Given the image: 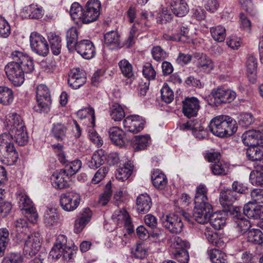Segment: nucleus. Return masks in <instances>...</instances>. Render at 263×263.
Returning <instances> with one entry per match:
<instances>
[{"mask_svg":"<svg viewBox=\"0 0 263 263\" xmlns=\"http://www.w3.org/2000/svg\"><path fill=\"white\" fill-rule=\"evenodd\" d=\"M144 120L139 116H130L123 122L124 128L129 132L137 133L141 131L144 126Z\"/></svg>","mask_w":263,"mask_h":263,"instance_id":"a211bd4d","label":"nucleus"},{"mask_svg":"<svg viewBox=\"0 0 263 263\" xmlns=\"http://www.w3.org/2000/svg\"><path fill=\"white\" fill-rule=\"evenodd\" d=\"M211 170L214 175L224 176L228 174V166L227 164L220 162L212 164Z\"/></svg>","mask_w":263,"mask_h":263,"instance_id":"5fc2aeb1","label":"nucleus"},{"mask_svg":"<svg viewBox=\"0 0 263 263\" xmlns=\"http://www.w3.org/2000/svg\"><path fill=\"white\" fill-rule=\"evenodd\" d=\"M16 196L18 206L22 211V213L25 215H29L26 216L31 221L36 220L38 217L37 214L32 201L28 196L25 193L21 191L17 192Z\"/></svg>","mask_w":263,"mask_h":263,"instance_id":"0eeeda50","label":"nucleus"},{"mask_svg":"<svg viewBox=\"0 0 263 263\" xmlns=\"http://www.w3.org/2000/svg\"><path fill=\"white\" fill-rule=\"evenodd\" d=\"M195 57L197 59L196 67L197 70L204 73H210L215 67L212 60L205 54L196 53Z\"/></svg>","mask_w":263,"mask_h":263,"instance_id":"6ab92c4d","label":"nucleus"},{"mask_svg":"<svg viewBox=\"0 0 263 263\" xmlns=\"http://www.w3.org/2000/svg\"><path fill=\"white\" fill-rule=\"evenodd\" d=\"M235 229L240 235L248 233L251 227L250 221L244 217L235 220Z\"/></svg>","mask_w":263,"mask_h":263,"instance_id":"49530a36","label":"nucleus"},{"mask_svg":"<svg viewBox=\"0 0 263 263\" xmlns=\"http://www.w3.org/2000/svg\"><path fill=\"white\" fill-rule=\"evenodd\" d=\"M36 97L37 107L41 112L47 113L50 110V106L51 104L50 95L48 87L41 84L36 88Z\"/></svg>","mask_w":263,"mask_h":263,"instance_id":"9d476101","label":"nucleus"},{"mask_svg":"<svg viewBox=\"0 0 263 263\" xmlns=\"http://www.w3.org/2000/svg\"><path fill=\"white\" fill-rule=\"evenodd\" d=\"M14 100L12 90L5 86H0V104L4 106L10 105Z\"/></svg>","mask_w":263,"mask_h":263,"instance_id":"473e14b6","label":"nucleus"},{"mask_svg":"<svg viewBox=\"0 0 263 263\" xmlns=\"http://www.w3.org/2000/svg\"><path fill=\"white\" fill-rule=\"evenodd\" d=\"M110 115L112 119L119 121L125 117V112L121 105L115 104L111 106Z\"/></svg>","mask_w":263,"mask_h":263,"instance_id":"603ef678","label":"nucleus"},{"mask_svg":"<svg viewBox=\"0 0 263 263\" xmlns=\"http://www.w3.org/2000/svg\"><path fill=\"white\" fill-rule=\"evenodd\" d=\"M254 117L251 113L241 114L239 117V123L242 126L248 127L254 122Z\"/></svg>","mask_w":263,"mask_h":263,"instance_id":"338daca9","label":"nucleus"},{"mask_svg":"<svg viewBox=\"0 0 263 263\" xmlns=\"http://www.w3.org/2000/svg\"><path fill=\"white\" fill-rule=\"evenodd\" d=\"M242 210L239 206H233L231 205L227 206L226 209V212L228 216H231L235 221L243 218Z\"/></svg>","mask_w":263,"mask_h":263,"instance_id":"6e6d98bb","label":"nucleus"},{"mask_svg":"<svg viewBox=\"0 0 263 263\" xmlns=\"http://www.w3.org/2000/svg\"><path fill=\"white\" fill-rule=\"evenodd\" d=\"M189 32V29L187 27L182 26L179 28L177 32L174 33L173 35L164 34L163 35V37L167 41L190 42V38Z\"/></svg>","mask_w":263,"mask_h":263,"instance_id":"a878e982","label":"nucleus"},{"mask_svg":"<svg viewBox=\"0 0 263 263\" xmlns=\"http://www.w3.org/2000/svg\"><path fill=\"white\" fill-rule=\"evenodd\" d=\"M247 157L254 161L253 165L256 172H263V149L259 145L249 147L246 153Z\"/></svg>","mask_w":263,"mask_h":263,"instance_id":"4468645a","label":"nucleus"},{"mask_svg":"<svg viewBox=\"0 0 263 263\" xmlns=\"http://www.w3.org/2000/svg\"><path fill=\"white\" fill-rule=\"evenodd\" d=\"M149 137L147 136H136L135 137L133 147L136 151L144 150L149 145Z\"/></svg>","mask_w":263,"mask_h":263,"instance_id":"79ce46f5","label":"nucleus"},{"mask_svg":"<svg viewBox=\"0 0 263 263\" xmlns=\"http://www.w3.org/2000/svg\"><path fill=\"white\" fill-rule=\"evenodd\" d=\"M247 235V241L257 245V249L261 248L263 245V233L259 229H252L250 230Z\"/></svg>","mask_w":263,"mask_h":263,"instance_id":"2f4dec72","label":"nucleus"},{"mask_svg":"<svg viewBox=\"0 0 263 263\" xmlns=\"http://www.w3.org/2000/svg\"><path fill=\"white\" fill-rule=\"evenodd\" d=\"M204 235L208 242L213 246L219 248H223L225 247L226 243L223 238L220 237L216 232L207 228L205 231Z\"/></svg>","mask_w":263,"mask_h":263,"instance_id":"c85d7f7f","label":"nucleus"},{"mask_svg":"<svg viewBox=\"0 0 263 263\" xmlns=\"http://www.w3.org/2000/svg\"><path fill=\"white\" fill-rule=\"evenodd\" d=\"M86 82L85 73L79 68L73 69L71 70L68 80L69 86L73 89H78Z\"/></svg>","mask_w":263,"mask_h":263,"instance_id":"4be33fe9","label":"nucleus"},{"mask_svg":"<svg viewBox=\"0 0 263 263\" xmlns=\"http://www.w3.org/2000/svg\"><path fill=\"white\" fill-rule=\"evenodd\" d=\"M263 131V123L259 125L257 130H249L245 132L242 136L243 143L249 147L259 144V139Z\"/></svg>","mask_w":263,"mask_h":263,"instance_id":"dca6fc26","label":"nucleus"},{"mask_svg":"<svg viewBox=\"0 0 263 263\" xmlns=\"http://www.w3.org/2000/svg\"><path fill=\"white\" fill-rule=\"evenodd\" d=\"M172 250H179L181 249H186L189 248L190 243L186 241L183 240L180 237H175L171 245Z\"/></svg>","mask_w":263,"mask_h":263,"instance_id":"e2e57ef3","label":"nucleus"},{"mask_svg":"<svg viewBox=\"0 0 263 263\" xmlns=\"http://www.w3.org/2000/svg\"><path fill=\"white\" fill-rule=\"evenodd\" d=\"M10 26L7 21L0 15V37H7L10 34Z\"/></svg>","mask_w":263,"mask_h":263,"instance_id":"0e129e2a","label":"nucleus"},{"mask_svg":"<svg viewBox=\"0 0 263 263\" xmlns=\"http://www.w3.org/2000/svg\"><path fill=\"white\" fill-rule=\"evenodd\" d=\"M239 198L238 193H235L232 189H227L220 192L219 200L223 206H229Z\"/></svg>","mask_w":263,"mask_h":263,"instance_id":"c756f323","label":"nucleus"},{"mask_svg":"<svg viewBox=\"0 0 263 263\" xmlns=\"http://www.w3.org/2000/svg\"><path fill=\"white\" fill-rule=\"evenodd\" d=\"M170 8L172 13L177 17H183L189 12L190 8L185 0H172Z\"/></svg>","mask_w":263,"mask_h":263,"instance_id":"393cba45","label":"nucleus"},{"mask_svg":"<svg viewBox=\"0 0 263 263\" xmlns=\"http://www.w3.org/2000/svg\"><path fill=\"white\" fill-rule=\"evenodd\" d=\"M132 254L136 259H143L147 255V252L144 247L141 244L137 245L135 248H132Z\"/></svg>","mask_w":263,"mask_h":263,"instance_id":"052dcab7","label":"nucleus"},{"mask_svg":"<svg viewBox=\"0 0 263 263\" xmlns=\"http://www.w3.org/2000/svg\"><path fill=\"white\" fill-rule=\"evenodd\" d=\"M143 74L147 79V81H149L155 78L156 72L149 63H146L144 64L142 70Z\"/></svg>","mask_w":263,"mask_h":263,"instance_id":"680f3d73","label":"nucleus"},{"mask_svg":"<svg viewBox=\"0 0 263 263\" xmlns=\"http://www.w3.org/2000/svg\"><path fill=\"white\" fill-rule=\"evenodd\" d=\"M9 122L10 127L8 134L11 135V137L14 138L19 145H26L28 141V137L21 117L16 113H13Z\"/></svg>","mask_w":263,"mask_h":263,"instance_id":"20e7f679","label":"nucleus"},{"mask_svg":"<svg viewBox=\"0 0 263 263\" xmlns=\"http://www.w3.org/2000/svg\"><path fill=\"white\" fill-rule=\"evenodd\" d=\"M210 132L220 138H226L233 135L237 129L236 121L226 115L218 116L213 118L209 124Z\"/></svg>","mask_w":263,"mask_h":263,"instance_id":"7ed1b4c3","label":"nucleus"},{"mask_svg":"<svg viewBox=\"0 0 263 263\" xmlns=\"http://www.w3.org/2000/svg\"><path fill=\"white\" fill-rule=\"evenodd\" d=\"M15 236L20 241H25L24 252L26 255L32 257L39 251L41 247L42 238L39 233L29 234L30 229L25 218H20L14 222Z\"/></svg>","mask_w":263,"mask_h":263,"instance_id":"f03ea898","label":"nucleus"},{"mask_svg":"<svg viewBox=\"0 0 263 263\" xmlns=\"http://www.w3.org/2000/svg\"><path fill=\"white\" fill-rule=\"evenodd\" d=\"M78 31L76 28L72 27L66 33L67 46L70 51H73L77 45Z\"/></svg>","mask_w":263,"mask_h":263,"instance_id":"e433bc0d","label":"nucleus"},{"mask_svg":"<svg viewBox=\"0 0 263 263\" xmlns=\"http://www.w3.org/2000/svg\"><path fill=\"white\" fill-rule=\"evenodd\" d=\"M12 61L5 67L6 76L15 86H20L25 81V73L32 72L34 69L32 59L27 54L14 50L11 53Z\"/></svg>","mask_w":263,"mask_h":263,"instance_id":"f257e3e1","label":"nucleus"},{"mask_svg":"<svg viewBox=\"0 0 263 263\" xmlns=\"http://www.w3.org/2000/svg\"><path fill=\"white\" fill-rule=\"evenodd\" d=\"M70 177L67 175L66 171L61 169L54 172L51 177V183L53 187L58 189H65L69 187L67 179Z\"/></svg>","mask_w":263,"mask_h":263,"instance_id":"b1692460","label":"nucleus"},{"mask_svg":"<svg viewBox=\"0 0 263 263\" xmlns=\"http://www.w3.org/2000/svg\"><path fill=\"white\" fill-rule=\"evenodd\" d=\"M111 184L109 181L106 185L104 193L100 196L99 200V203L102 205H105L110 199L111 196Z\"/></svg>","mask_w":263,"mask_h":263,"instance_id":"13d9d810","label":"nucleus"},{"mask_svg":"<svg viewBox=\"0 0 263 263\" xmlns=\"http://www.w3.org/2000/svg\"><path fill=\"white\" fill-rule=\"evenodd\" d=\"M10 134L3 133L0 135V159L15 162L18 158V154L12 142Z\"/></svg>","mask_w":263,"mask_h":263,"instance_id":"423d86ee","label":"nucleus"},{"mask_svg":"<svg viewBox=\"0 0 263 263\" xmlns=\"http://www.w3.org/2000/svg\"><path fill=\"white\" fill-rule=\"evenodd\" d=\"M151 53L153 59L157 61H162L168 55L167 52L159 46L153 47Z\"/></svg>","mask_w":263,"mask_h":263,"instance_id":"bf43d9fd","label":"nucleus"},{"mask_svg":"<svg viewBox=\"0 0 263 263\" xmlns=\"http://www.w3.org/2000/svg\"><path fill=\"white\" fill-rule=\"evenodd\" d=\"M48 39L53 54L54 55L59 54L61 49V39L60 37L55 33L50 32L48 34Z\"/></svg>","mask_w":263,"mask_h":263,"instance_id":"4c0bfd02","label":"nucleus"},{"mask_svg":"<svg viewBox=\"0 0 263 263\" xmlns=\"http://www.w3.org/2000/svg\"><path fill=\"white\" fill-rule=\"evenodd\" d=\"M72 247H74L73 244L67 246V238L65 235H60L49 253V256L55 259L60 257H62L64 260L72 259V256L76 253Z\"/></svg>","mask_w":263,"mask_h":263,"instance_id":"39448f33","label":"nucleus"},{"mask_svg":"<svg viewBox=\"0 0 263 263\" xmlns=\"http://www.w3.org/2000/svg\"><path fill=\"white\" fill-rule=\"evenodd\" d=\"M182 111L185 116L191 118L196 116L200 108L199 100L195 98H186L182 102Z\"/></svg>","mask_w":263,"mask_h":263,"instance_id":"5701e85b","label":"nucleus"},{"mask_svg":"<svg viewBox=\"0 0 263 263\" xmlns=\"http://www.w3.org/2000/svg\"><path fill=\"white\" fill-rule=\"evenodd\" d=\"M104 43L107 46L113 45L114 47L120 46L119 36L115 31H109L104 35Z\"/></svg>","mask_w":263,"mask_h":263,"instance_id":"c03bdc74","label":"nucleus"},{"mask_svg":"<svg viewBox=\"0 0 263 263\" xmlns=\"http://www.w3.org/2000/svg\"><path fill=\"white\" fill-rule=\"evenodd\" d=\"M208 222L215 229L219 230L225 225L226 219L221 214L212 212L210 216Z\"/></svg>","mask_w":263,"mask_h":263,"instance_id":"58836bf2","label":"nucleus"},{"mask_svg":"<svg viewBox=\"0 0 263 263\" xmlns=\"http://www.w3.org/2000/svg\"><path fill=\"white\" fill-rule=\"evenodd\" d=\"M161 221L163 226L171 233L179 234L182 231L183 224L182 218L176 214L163 215Z\"/></svg>","mask_w":263,"mask_h":263,"instance_id":"f8f14e48","label":"nucleus"},{"mask_svg":"<svg viewBox=\"0 0 263 263\" xmlns=\"http://www.w3.org/2000/svg\"><path fill=\"white\" fill-rule=\"evenodd\" d=\"M109 137L115 145L122 147L129 140L125 132L118 126H113L108 130Z\"/></svg>","mask_w":263,"mask_h":263,"instance_id":"412c9836","label":"nucleus"},{"mask_svg":"<svg viewBox=\"0 0 263 263\" xmlns=\"http://www.w3.org/2000/svg\"><path fill=\"white\" fill-rule=\"evenodd\" d=\"M119 66L124 77L130 78L134 76L133 66L127 60L125 59L121 60L119 63Z\"/></svg>","mask_w":263,"mask_h":263,"instance_id":"8fccbe9b","label":"nucleus"},{"mask_svg":"<svg viewBox=\"0 0 263 263\" xmlns=\"http://www.w3.org/2000/svg\"><path fill=\"white\" fill-rule=\"evenodd\" d=\"M23 257L19 252L7 253L3 258L1 263H22Z\"/></svg>","mask_w":263,"mask_h":263,"instance_id":"3c124183","label":"nucleus"},{"mask_svg":"<svg viewBox=\"0 0 263 263\" xmlns=\"http://www.w3.org/2000/svg\"><path fill=\"white\" fill-rule=\"evenodd\" d=\"M12 205L10 202H0V218L7 217L11 212Z\"/></svg>","mask_w":263,"mask_h":263,"instance_id":"69168bd1","label":"nucleus"},{"mask_svg":"<svg viewBox=\"0 0 263 263\" xmlns=\"http://www.w3.org/2000/svg\"><path fill=\"white\" fill-rule=\"evenodd\" d=\"M210 32L213 39L218 42H223L226 37V29L220 26H217L210 28Z\"/></svg>","mask_w":263,"mask_h":263,"instance_id":"a18cd8bd","label":"nucleus"},{"mask_svg":"<svg viewBox=\"0 0 263 263\" xmlns=\"http://www.w3.org/2000/svg\"><path fill=\"white\" fill-rule=\"evenodd\" d=\"M210 259L213 263H227L226 254L219 249H213L210 251Z\"/></svg>","mask_w":263,"mask_h":263,"instance_id":"a19ab883","label":"nucleus"},{"mask_svg":"<svg viewBox=\"0 0 263 263\" xmlns=\"http://www.w3.org/2000/svg\"><path fill=\"white\" fill-rule=\"evenodd\" d=\"M180 127L183 130H192L193 134L199 140L204 139L207 136V132L204 129V127L197 119L190 120L181 125Z\"/></svg>","mask_w":263,"mask_h":263,"instance_id":"f3484780","label":"nucleus"},{"mask_svg":"<svg viewBox=\"0 0 263 263\" xmlns=\"http://www.w3.org/2000/svg\"><path fill=\"white\" fill-rule=\"evenodd\" d=\"M213 212V208L210 203L195 204L193 212V218L200 224L206 223Z\"/></svg>","mask_w":263,"mask_h":263,"instance_id":"ddd939ff","label":"nucleus"},{"mask_svg":"<svg viewBox=\"0 0 263 263\" xmlns=\"http://www.w3.org/2000/svg\"><path fill=\"white\" fill-rule=\"evenodd\" d=\"M208 190L206 186L203 184L198 185L196 190V194L194 199L195 204H201L204 203H210L208 202L207 197Z\"/></svg>","mask_w":263,"mask_h":263,"instance_id":"c9c22d12","label":"nucleus"},{"mask_svg":"<svg viewBox=\"0 0 263 263\" xmlns=\"http://www.w3.org/2000/svg\"><path fill=\"white\" fill-rule=\"evenodd\" d=\"M32 50L40 56L45 57L49 52V46L45 38L36 32H32L30 36Z\"/></svg>","mask_w":263,"mask_h":263,"instance_id":"6e6552de","label":"nucleus"},{"mask_svg":"<svg viewBox=\"0 0 263 263\" xmlns=\"http://www.w3.org/2000/svg\"><path fill=\"white\" fill-rule=\"evenodd\" d=\"M58 216L54 210H50L47 211L44 215V223L47 227H50L58 223Z\"/></svg>","mask_w":263,"mask_h":263,"instance_id":"de8ad7c7","label":"nucleus"},{"mask_svg":"<svg viewBox=\"0 0 263 263\" xmlns=\"http://www.w3.org/2000/svg\"><path fill=\"white\" fill-rule=\"evenodd\" d=\"M91 216V210L88 208L85 209L81 217L75 221L74 232L76 233H80L86 224L90 221Z\"/></svg>","mask_w":263,"mask_h":263,"instance_id":"7c9ffc66","label":"nucleus"},{"mask_svg":"<svg viewBox=\"0 0 263 263\" xmlns=\"http://www.w3.org/2000/svg\"><path fill=\"white\" fill-rule=\"evenodd\" d=\"M84 9L78 3H74L71 5L70 14L73 21L76 23L79 21H82Z\"/></svg>","mask_w":263,"mask_h":263,"instance_id":"37998d69","label":"nucleus"},{"mask_svg":"<svg viewBox=\"0 0 263 263\" xmlns=\"http://www.w3.org/2000/svg\"><path fill=\"white\" fill-rule=\"evenodd\" d=\"M67 128L61 123L54 124L51 130L53 136L57 140L62 141L66 137Z\"/></svg>","mask_w":263,"mask_h":263,"instance_id":"ea45409f","label":"nucleus"},{"mask_svg":"<svg viewBox=\"0 0 263 263\" xmlns=\"http://www.w3.org/2000/svg\"><path fill=\"white\" fill-rule=\"evenodd\" d=\"M101 7L99 0H89L84 9L82 22L89 24L96 21L100 14Z\"/></svg>","mask_w":263,"mask_h":263,"instance_id":"9b49d317","label":"nucleus"},{"mask_svg":"<svg viewBox=\"0 0 263 263\" xmlns=\"http://www.w3.org/2000/svg\"><path fill=\"white\" fill-rule=\"evenodd\" d=\"M82 162L80 160L77 159L66 164L65 168H63L66 171L67 175L71 176L76 174L81 168Z\"/></svg>","mask_w":263,"mask_h":263,"instance_id":"864d4df0","label":"nucleus"},{"mask_svg":"<svg viewBox=\"0 0 263 263\" xmlns=\"http://www.w3.org/2000/svg\"><path fill=\"white\" fill-rule=\"evenodd\" d=\"M106 159V156L102 150H99L93 154L91 159L88 162V166L93 169H96L103 164Z\"/></svg>","mask_w":263,"mask_h":263,"instance_id":"72a5a7b5","label":"nucleus"},{"mask_svg":"<svg viewBox=\"0 0 263 263\" xmlns=\"http://www.w3.org/2000/svg\"><path fill=\"white\" fill-rule=\"evenodd\" d=\"M134 165L131 163H125L123 166L118 168L116 172V179L121 181L127 180L133 172Z\"/></svg>","mask_w":263,"mask_h":263,"instance_id":"f704fd0d","label":"nucleus"},{"mask_svg":"<svg viewBox=\"0 0 263 263\" xmlns=\"http://www.w3.org/2000/svg\"><path fill=\"white\" fill-rule=\"evenodd\" d=\"M172 254L174 258L180 263H187L189 260V253L186 249L172 250Z\"/></svg>","mask_w":263,"mask_h":263,"instance_id":"4d7b16f0","label":"nucleus"},{"mask_svg":"<svg viewBox=\"0 0 263 263\" xmlns=\"http://www.w3.org/2000/svg\"><path fill=\"white\" fill-rule=\"evenodd\" d=\"M136 205L139 212H147L152 205L150 196L147 194H140L137 198Z\"/></svg>","mask_w":263,"mask_h":263,"instance_id":"cd10ccee","label":"nucleus"},{"mask_svg":"<svg viewBox=\"0 0 263 263\" xmlns=\"http://www.w3.org/2000/svg\"><path fill=\"white\" fill-rule=\"evenodd\" d=\"M74 50L85 59H92L96 54L93 44L88 40H83L79 41Z\"/></svg>","mask_w":263,"mask_h":263,"instance_id":"aec40b11","label":"nucleus"},{"mask_svg":"<svg viewBox=\"0 0 263 263\" xmlns=\"http://www.w3.org/2000/svg\"><path fill=\"white\" fill-rule=\"evenodd\" d=\"M108 172V168L102 167L99 168L91 180V182L94 184L99 183L105 177L106 174Z\"/></svg>","mask_w":263,"mask_h":263,"instance_id":"774afa93","label":"nucleus"},{"mask_svg":"<svg viewBox=\"0 0 263 263\" xmlns=\"http://www.w3.org/2000/svg\"><path fill=\"white\" fill-rule=\"evenodd\" d=\"M161 99L166 103H170L174 100V95L172 89L165 83L161 89Z\"/></svg>","mask_w":263,"mask_h":263,"instance_id":"09e8293b","label":"nucleus"},{"mask_svg":"<svg viewBox=\"0 0 263 263\" xmlns=\"http://www.w3.org/2000/svg\"><path fill=\"white\" fill-rule=\"evenodd\" d=\"M153 185L159 190L164 189L167 183V177L160 170H155L151 176Z\"/></svg>","mask_w":263,"mask_h":263,"instance_id":"bb28decb","label":"nucleus"},{"mask_svg":"<svg viewBox=\"0 0 263 263\" xmlns=\"http://www.w3.org/2000/svg\"><path fill=\"white\" fill-rule=\"evenodd\" d=\"M212 96L216 105L221 103H230L236 98L235 92L229 89L219 87L212 91Z\"/></svg>","mask_w":263,"mask_h":263,"instance_id":"2eb2a0df","label":"nucleus"},{"mask_svg":"<svg viewBox=\"0 0 263 263\" xmlns=\"http://www.w3.org/2000/svg\"><path fill=\"white\" fill-rule=\"evenodd\" d=\"M80 200L79 194L74 191H70L61 194L60 205L64 211L71 212L78 207Z\"/></svg>","mask_w":263,"mask_h":263,"instance_id":"1a4fd4ad","label":"nucleus"}]
</instances>
